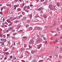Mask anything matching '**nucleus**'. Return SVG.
I'll return each instance as SVG.
<instances>
[{"mask_svg": "<svg viewBox=\"0 0 62 62\" xmlns=\"http://www.w3.org/2000/svg\"><path fill=\"white\" fill-rule=\"evenodd\" d=\"M37 42L38 43H40L42 42V39L39 37H38L37 39Z\"/></svg>", "mask_w": 62, "mask_h": 62, "instance_id": "1", "label": "nucleus"}, {"mask_svg": "<svg viewBox=\"0 0 62 62\" xmlns=\"http://www.w3.org/2000/svg\"><path fill=\"white\" fill-rule=\"evenodd\" d=\"M7 21L8 23H10L9 25H11L12 24V23L10 22V20L9 19H8L7 20Z\"/></svg>", "mask_w": 62, "mask_h": 62, "instance_id": "2", "label": "nucleus"}, {"mask_svg": "<svg viewBox=\"0 0 62 62\" xmlns=\"http://www.w3.org/2000/svg\"><path fill=\"white\" fill-rule=\"evenodd\" d=\"M13 29V27H10L9 28H8V30L9 31H11Z\"/></svg>", "mask_w": 62, "mask_h": 62, "instance_id": "3", "label": "nucleus"}, {"mask_svg": "<svg viewBox=\"0 0 62 62\" xmlns=\"http://www.w3.org/2000/svg\"><path fill=\"white\" fill-rule=\"evenodd\" d=\"M1 40L3 41H7V40L6 39H1Z\"/></svg>", "mask_w": 62, "mask_h": 62, "instance_id": "4", "label": "nucleus"}, {"mask_svg": "<svg viewBox=\"0 0 62 62\" xmlns=\"http://www.w3.org/2000/svg\"><path fill=\"white\" fill-rule=\"evenodd\" d=\"M37 61V60H36V59H35L34 58H33L32 59V62H36Z\"/></svg>", "mask_w": 62, "mask_h": 62, "instance_id": "5", "label": "nucleus"}, {"mask_svg": "<svg viewBox=\"0 0 62 62\" xmlns=\"http://www.w3.org/2000/svg\"><path fill=\"white\" fill-rule=\"evenodd\" d=\"M54 8H55V7L54 6L53 7H52L51 8H50L51 10H54Z\"/></svg>", "mask_w": 62, "mask_h": 62, "instance_id": "6", "label": "nucleus"}, {"mask_svg": "<svg viewBox=\"0 0 62 62\" xmlns=\"http://www.w3.org/2000/svg\"><path fill=\"white\" fill-rule=\"evenodd\" d=\"M22 26L20 25H18L17 26L18 28H19L21 27Z\"/></svg>", "mask_w": 62, "mask_h": 62, "instance_id": "7", "label": "nucleus"}, {"mask_svg": "<svg viewBox=\"0 0 62 62\" xmlns=\"http://www.w3.org/2000/svg\"><path fill=\"white\" fill-rule=\"evenodd\" d=\"M30 42L31 43H33V39H31L30 41Z\"/></svg>", "mask_w": 62, "mask_h": 62, "instance_id": "8", "label": "nucleus"}, {"mask_svg": "<svg viewBox=\"0 0 62 62\" xmlns=\"http://www.w3.org/2000/svg\"><path fill=\"white\" fill-rule=\"evenodd\" d=\"M20 16H17L16 17V20H20Z\"/></svg>", "mask_w": 62, "mask_h": 62, "instance_id": "9", "label": "nucleus"}, {"mask_svg": "<svg viewBox=\"0 0 62 62\" xmlns=\"http://www.w3.org/2000/svg\"><path fill=\"white\" fill-rule=\"evenodd\" d=\"M52 5H49V8L50 9H51V8L52 7Z\"/></svg>", "mask_w": 62, "mask_h": 62, "instance_id": "10", "label": "nucleus"}, {"mask_svg": "<svg viewBox=\"0 0 62 62\" xmlns=\"http://www.w3.org/2000/svg\"><path fill=\"white\" fill-rule=\"evenodd\" d=\"M56 5L58 7H59L60 5V4L59 3H57Z\"/></svg>", "mask_w": 62, "mask_h": 62, "instance_id": "11", "label": "nucleus"}, {"mask_svg": "<svg viewBox=\"0 0 62 62\" xmlns=\"http://www.w3.org/2000/svg\"><path fill=\"white\" fill-rule=\"evenodd\" d=\"M18 7H19V5H15L14 7V8H17Z\"/></svg>", "mask_w": 62, "mask_h": 62, "instance_id": "12", "label": "nucleus"}, {"mask_svg": "<svg viewBox=\"0 0 62 62\" xmlns=\"http://www.w3.org/2000/svg\"><path fill=\"white\" fill-rule=\"evenodd\" d=\"M38 29L39 30H42V28H40V27H38Z\"/></svg>", "mask_w": 62, "mask_h": 62, "instance_id": "13", "label": "nucleus"}, {"mask_svg": "<svg viewBox=\"0 0 62 62\" xmlns=\"http://www.w3.org/2000/svg\"><path fill=\"white\" fill-rule=\"evenodd\" d=\"M41 47V45H39L38 47V49H39Z\"/></svg>", "mask_w": 62, "mask_h": 62, "instance_id": "14", "label": "nucleus"}, {"mask_svg": "<svg viewBox=\"0 0 62 62\" xmlns=\"http://www.w3.org/2000/svg\"><path fill=\"white\" fill-rule=\"evenodd\" d=\"M43 17H44V18H46V17H47V16H46L45 15H43Z\"/></svg>", "mask_w": 62, "mask_h": 62, "instance_id": "15", "label": "nucleus"}, {"mask_svg": "<svg viewBox=\"0 0 62 62\" xmlns=\"http://www.w3.org/2000/svg\"><path fill=\"white\" fill-rule=\"evenodd\" d=\"M57 41L58 42H61V40L60 39H58Z\"/></svg>", "mask_w": 62, "mask_h": 62, "instance_id": "16", "label": "nucleus"}, {"mask_svg": "<svg viewBox=\"0 0 62 62\" xmlns=\"http://www.w3.org/2000/svg\"><path fill=\"white\" fill-rule=\"evenodd\" d=\"M42 9V8L40 7L38 9V10H41Z\"/></svg>", "mask_w": 62, "mask_h": 62, "instance_id": "17", "label": "nucleus"}, {"mask_svg": "<svg viewBox=\"0 0 62 62\" xmlns=\"http://www.w3.org/2000/svg\"><path fill=\"white\" fill-rule=\"evenodd\" d=\"M23 38L24 39H27V37H23Z\"/></svg>", "mask_w": 62, "mask_h": 62, "instance_id": "18", "label": "nucleus"}, {"mask_svg": "<svg viewBox=\"0 0 62 62\" xmlns=\"http://www.w3.org/2000/svg\"><path fill=\"white\" fill-rule=\"evenodd\" d=\"M24 6V3H23L22 4V7L23 8V6Z\"/></svg>", "mask_w": 62, "mask_h": 62, "instance_id": "19", "label": "nucleus"}, {"mask_svg": "<svg viewBox=\"0 0 62 62\" xmlns=\"http://www.w3.org/2000/svg\"><path fill=\"white\" fill-rule=\"evenodd\" d=\"M8 50V48H6L5 49V50L4 51V52H6Z\"/></svg>", "mask_w": 62, "mask_h": 62, "instance_id": "20", "label": "nucleus"}, {"mask_svg": "<svg viewBox=\"0 0 62 62\" xmlns=\"http://www.w3.org/2000/svg\"><path fill=\"white\" fill-rule=\"evenodd\" d=\"M23 49H24V48L22 47L21 48L20 50L21 51H22V50H23Z\"/></svg>", "mask_w": 62, "mask_h": 62, "instance_id": "21", "label": "nucleus"}, {"mask_svg": "<svg viewBox=\"0 0 62 62\" xmlns=\"http://www.w3.org/2000/svg\"><path fill=\"white\" fill-rule=\"evenodd\" d=\"M23 30H20L19 31V32H21V33H22V32H23Z\"/></svg>", "mask_w": 62, "mask_h": 62, "instance_id": "22", "label": "nucleus"}, {"mask_svg": "<svg viewBox=\"0 0 62 62\" xmlns=\"http://www.w3.org/2000/svg\"><path fill=\"white\" fill-rule=\"evenodd\" d=\"M5 54H6L8 55V54H9V53H8V52H6Z\"/></svg>", "mask_w": 62, "mask_h": 62, "instance_id": "23", "label": "nucleus"}, {"mask_svg": "<svg viewBox=\"0 0 62 62\" xmlns=\"http://www.w3.org/2000/svg\"><path fill=\"white\" fill-rule=\"evenodd\" d=\"M30 17L31 18H32V14H31V15H30Z\"/></svg>", "mask_w": 62, "mask_h": 62, "instance_id": "24", "label": "nucleus"}, {"mask_svg": "<svg viewBox=\"0 0 62 62\" xmlns=\"http://www.w3.org/2000/svg\"><path fill=\"white\" fill-rule=\"evenodd\" d=\"M30 30H32L33 29V28L32 27H31L30 28Z\"/></svg>", "mask_w": 62, "mask_h": 62, "instance_id": "25", "label": "nucleus"}, {"mask_svg": "<svg viewBox=\"0 0 62 62\" xmlns=\"http://www.w3.org/2000/svg\"><path fill=\"white\" fill-rule=\"evenodd\" d=\"M26 53H27L28 54H30V53H29V52H28V51H26Z\"/></svg>", "mask_w": 62, "mask_h": 62, "instance_id": "26", "label": "nucleus"}, {"mask_svg": "<svg viewBox=\"0 0 62 62\" xmlns=\"http://www.w3.org/2000/svg\"><path fill=\"white\" fill-rule=\"evenodd\" d=\"M26 27H29V25L28 24H27L26 26Z\"/></svg>", "mask_w": 62, "mask_h": 62, "instance_id": "27", "label": "nucleus"}, {"mask_svg": "<svg viewBox=\"0 0 62 62\" xmlns=\"http://www.w3.org/2000/svg\"><path fill=\"white\" fill-rule=\"evenodd\" d=\"M59 28H57V31H59Z\"/></svg>", "mask_w": 62, "mask_h": 62, "instance_id": "28", "label": "nucleus"}, {"mask_svg": "<svg viewBox=\"0 0 62 62\" xmlns=\"http://www.w3.org/2000/svg\"><path fill=\"white\" fill-rule=\"evenodd\" d=\"M42 61H43V60H41L39 61V62H42Z\"/></svg>", "mask_w": 62, "mask_h": 62, "instance_id": "29", "label": "nucleus"}, {"mask_svg": "<svg viewBox=\"0 0 62 62\" xmlns=\"http://www.w3.org/2000/svg\"><path fill=\"white\" fill-rule=\"evenodd\" d=\"M1 43L3 45L4 44V43L3 42H1Z\"/></svg>", "mask_w": 62, "mask_h": 62, "instance_id": "30", "label": "nucleus"}, {"mask_svg": "<svg viewBox=\"0 0 62 62\" xmlns=\"http://www.w3.org/2000/svg\"><path fill=\"white\" fill-rule=\"evenodd\" d=\"M9 57L10 58H11V59L12 58V55L11 56Z\"/></svg>", "mask_w": 62, "mask_h": 62, "instance_id": "31", "label": "nucleus"}, {"mask_svg": "<svg viewBox=\"0 0 62 62\" xmlns=\"http://www.w3.org/2000/svg\"><path fill=\"white\" fill-rule=\"evenodd\" d=\"M45 28H48V27L47 26H45Z\"/></svg>", "mask_w": 62, "mask_h": 62, "instance_id": "32", "label": "nucleus"}, {"mask_svg": "<svg viewBox=\"0 0 62 62\" xmlns=\"http://www.w3.org/2000/svg\"><path fill=\"white\" fill-rule=\"evenodd\" d=\"M56 24V23H55V22H54V23L53 24V25H55Z\"/></svg>", "mask_w": 62, "mask_h": 62, "instance_id": "33", "label": "nucleus"}, {"mask_svg": "<svg viewBox=\"0 0 62 62\" xmlns=\"http://www.w3.org/2000/svg\"><path fill=\"white\" fill-rule=\"evenodd\" d=\"M2 34H0V37H2Z\"/></svg>", "mask_w": 62, "mask_h": 62, "instance_id": "34", "label": "nucleus"}, {"mask_svg": "<svg viewBox=\"0 0 62 62\" xmlns=\"http://www.w3.org/2000/svg\"><path fill=\"white\" fill-rule=\"evenodd\" d=\"M12 31V32H15V30H13Z\"/></svg>", "mask_w": 62, "mask_h": 62, "instance_id": "35", "label": "nucleus"}, {"mask_svg": "<svg viewBox=\"0 0 62 62\" xmlns=\"http://www.w3.org/2000/svg\"><path fill=\"white\" fill-rule=\"evenodd\" d=\"M57 34H56L55 35H54V36H55V37H56V36H57Z\"/></svg>", "mask_w": 62, "mask_h": 62, "instance_id": "36", "label": "nucleus"}, {"mask_svg": "<svg viewBox=\"0 0 62 62\" xmlns=\"http://www.w3.org/2000/svg\"><path fill=\"white\" fill-rule=\"evenodd\" d=\"M0 13V14H3V12H1Z\"/></svg>", "mask_w": 62, "mask_h": 62, "instance_id": "37", "label": "nucleus"}, {"mask_svg": "<svg viewBox=\"0 0 62 62\" xmlns=\"http://www.w3.org/2000/svg\"><path fill=\"white\" fill-rule=\"evenodd\" d=\"M26 6H24L23 7V8H26Z\"/></svg>", "mask_w": 62, "mask_h": 62, "instance_id": "38", "label": "nucleus"}, {"mask_svg": "<svg viewBox=\"0 0 62 62\" xmlns=\"http://www.w3.org/2000/svg\"><path fill=\"white\" fill-rule=\"evenodd\" d=\"M28 9H30V7L29 6H28Z\"/></svg>", "mask_w": 62, "mask_h": 62, "instance_id": "39", "label": "nucleus"}, {"mask_svg": "<svg viewBox=\"0 0 62 62\" xmlns=\"http://www.w3.org/2000/svg\"><path fill=\"white\" fill-rule=\"evenodd\" d=\"M8 31H9L8 30H7L6 31V32H7V33H8Z\"/></svg>", "mask_w": 62, "mask_h": 62, "instance_id": "40", "label": "nucleus"}, {"mask_svg": "<svg viewBox=\"0 0 62 62\" xmlns=\"http://www.w3.org/2000/svg\"><path fill=\"white\" fill-rule=\"evenodd\" d=\"M7 36H10V34H7Z\"/></svg>", "mask_w": 62, "mask_h": 62, "instance_id": "41", "label": "nucleus"}, {"mask_svg": "<svg viewBox=\"0 0 62 62\" xmlns=\"http://www.w3.org/2000/svg\"><path fill=\"white\" fill-rule=\"evenodd\" d=\"M5 18H3V22H5Z\"/></svg>", "mask_w": 62, "mask_h": 62, "instance_id": "42", "label": "nucleus"}, {"mask_svg": "<svg viewBox=\"0 0 62 62\" xmlns=\"http://www.w3.org/2000/svg\"><path fill=\"white\" fill-rule=\"evenodd\" d=\"M17 10L18 11H19V10H20V8H18L17 9Z\"/></svg>", "mask_w": 62, "mask_h": 62, "instance_id": "43", "label": "nucleus"}, {"mask_svg": "<svg viewBox=\"0 0 62 62\" xmlns=\"http://www.w3.org/2000/svg\"><path fill=\"white\" fill-rule=\"evenodd\" d=\"M3 8H1V11H2L3 10Z\"/></svg>", "mask_w": 62, "mask_h": 62, "instance_id": "44", "label": "nucleus"}, {"mask_svg": "<svg viewBox=\"0 0 62 62\" xmlns=\"http://www.w3.org/2000/svg\"><path fill=\"white\" fill-rule=\"evenodd\" d=\"M43 39H45H45H46V38H45V37H43Z\"/></svg>", "mask_w": 62, "mask_h": 62, "instance_id": "45", "label": "nucleus"}, {"mask_svg": "<svg viewBox=\"0 0 62 62\" xmlns=\"http://www.w3.org/2000/svg\"><path fill=\"white\" fill-rule=\"evenodd\" d=\"M15 19H16V18H15L14 19L12 20V21H13V20H15Z\"/></svg>", "mask_w": 62, "mask_h": 62, "instance_id": "46", "label": "nucleus"}, {"mask_svg": "<svg viewBox=\"0 0 62 62\" xmlns=\"http://www.w3.org/2000/svg\"><path fill=\"white\" fill-rule=\"evenodd\" d=\"M24 47H26V45L25 44L24 45Z\"/></svg>", "mask_w": 62, "mask_h": 62, "instance_id": "47", "label": "nucleus"}, {"mask_svg": "<svg viewBox=\"0 0 62 62\" xmlns=\"http://www.w3.org/2000/svg\"><path fill=\"white\" fill-rule=\"evenodd\" d=\"M50 58H52V56H50Z\"/></svg>", "mask_w": 62, "mask_h": 62, "instance_id": "48", "label": "nucleus"}, {"mask_svg": "<svg viewBox=\"0 0 62 62\" xmlns=\"http://www.w3.org/2000/svg\"><path fill=\"white\" fill-rule=\"evenodd\" d=\"M33 6V5H30V7H32Z\"/></svg>", "mask_w": 62, "mask_h": 62, "instance_id": "49", "label": "nucleus"}, {"mask_svg": "<svg viewBox=\"0 0 62 62\" xmlns=\"http://www.w3.org/2000/svg\"><path fill=\"white\" fill-rule=\"evenodd\" d=\"M11 4L9 5V7H11Z\"/></svg>", "mask_w": 62, "mask_h": 62, "instance_id": "50", "label": "nucleus"}, {"mask_svg": "<svg viewBox=\"0 0 62 62\" xmlns=\"http://www.w3.org/2000/svg\"><path fill=\"white\" fill-rule=\"evenodd\" d=\"M4 59H5V60H6L7 59V57H5V58H4Z\"/></svg>", "mask_w": 62, "mask_h": 62, "instance_id": "51", "label": "nucleus"}, {"mask_svg": "<svg viewBox=\"0 0 62 62\" xmlns=\"http://www.w3.org/2000/svg\"><path fill=\"white\" fill-rule=\"evenodd\" d=\"M15 2H17L18 1V0H15Z\"/></svg>", "mask_w": 62, "mask_h": 62, "instance_id": "52", "label": "nucleus"}, {"mask_svg": "<svg viewBox=\"0 0 62 62\" xmlns=\"http://www.w3.org/2000/svg\"><path fill=\"white\" fill-rule=\"evenodd\" d=\"M44 1V0H41V2H43Z\"/></svg>", "mask_w": 62, "mask_h": 62, "instance_id": "53", "label": "nucleus"}, {"mask_svg": "<svg viewBox=\"0 0 62 62\" xmlns=\"http://www.w3.org/2000/svg\"><path fill=\"white\" fill-rule=\"evenodd\" d=\"M10 18L11 20H12L13 19H12V17H10Z\"/></svg>", "mask_w": 62, "mask_h": 62, "instance_id": "54", "label": "nucleus"}, {"mask_svg": "<svg viewBox=\"0 0 62 62\" xmlns=\"http://www.w3.org/2000/svg\"><path fill=\"white\" fill-rule=\"evenodd\" d=\"M60 51H62V48H61L60 49Z\"/></svg>", "mask_w": 62, "mask_h": 62, "instance_id": "55", "label": "nucleus"}, {"mask_svg": "<svg viewBox=\"0 0 62 62\" xmlns=\"http://www.w3.org/2000/svg\"><path fill=\"white\" fill-rule=\"evenodd\" d=\"M4 26H5V27H7V25H4Z\"/></svg>", "mask_w": 62, "mask_h": 62, "instance_id": "56", "label": "nucleus"}, {"mask_svg": "<svg viewBox=\"0 0 62 62\" xmlns=\"http://www.w3.org/2000/svg\"><path fill=\"white\" fill-rule=\"evenodd\" d=\"M16 34H13V36H15V35Z\"/></svg>", "mask_w": 62, "mask_h": 62, "instance_id": "57", "label": "nucleus"}, {"mask_svg": "<svg viewBox=\"0 0 62 62\" xmlns=\"http://www.w3.org/2000/svg\"><path fill=\"white\" fill-rule=\"evenodd\" d=\"M12 48L13 49H15V47H13Z\"/></svg>", "mask_w": 62, "mask_h": 62, "instance_id": "58", "label": "nucleus"}, {"mask_svg": "<svg viewBox=\"0 0 62 62\" xmlns=\"http://www.w3.org/2000/svg\"><path fill=\"white\" fill-rule=\"evenodd\" d=\"M60 38V39H62V36H61Z\"/></svg>", "mask_w": 62, "mask_h": 62, "instance_id": "59", "label": "nucleus"}, {"mask_svg": "<svg viewBox=\"0 0 62 62\" xmlns=\"http://www.w3.org/2000/svg\"><path fill=\"white\" fill-rule=\"evenodd\" d=\"M23 62H25V61H23V60H22Z\"/></svg>", "mask_w": 62, "mask_h": 62, "instance_id": "60", "label": "nucleus"}, {"mask_svg": "<svg viewBox=\"0 0 62 62\" xmlns=\"http://www.w3.org/2000/svg\"><path fill=\"white\" fill-rule=\"evenodd\" d=\"M47 41H46L45 42V43H47Z\"/></svg>", "mask_w": 62, "mask_h": 62, "instance_id": "61", "label": "nucleus"}, {"mask_svg": "<svg viewBox=\"0 0 62 62\" xmlns=\"http://www.w3.org/2000/svg\"><path fill=\"white\" fill-rule=\"evenodd\" d=\"M60 27H61L62 28V25H61Z\"/></svg>", "mask_w": 62, "mask_h": 62, "instance_id": "62", "label": "nucleus"}, {"mask_svg": "<svg viewBox=\"0 0 62 62\" xmlns=\"http://www.w3.org/2000/svg\"><path fill=\"white\" fill-rule=\"evenodd\" d=\"M22 14H24V12H22Z\"/></svg>", "mask_w": 62, "mask_h": 62, "instance_id": "63", "label": "nucleus"}, {"mask_svg": "<svg viewBox=\"0 0 62 62\" xmlns=\"http://www.w3.org/2000/svg\"><path fill=\"white\" fill-rule=\"evenodd\" d=\"M2 6V4H0V6L1 7Z\"/></svg>", "mask_w": 62, "mask_h": 62, "instance_id": "64", "label": "nucleus"}]
</instances>
